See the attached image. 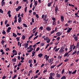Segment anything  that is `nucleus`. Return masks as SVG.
I'll return each instance as SVG.
<instances>
[{
    "label": "nucleus",
    "instance_id": "obj_1",
    "mask_svg": "<svg viewBox=\"0 0 79 79\" xmlns=\"http://www.w3.org/2000/svg\"><path fill=\"white\" fill-rule=\"evenodd\" d=\"M63 49H64V47H61L60 50V53H63V52H64V50Z\"/></svg>",
    "mask_w": 79,
    "mask_h": 79
},
{
    "label": "nucleus",
    "instance_id": "obj_2",
    "mask_svg": "<svg viewBox=\"0 0 79 79\" xmlns=\"http://www.w3.org/2000/svg\"><path fill=\"white\" fill-rule=\"evenodd\" d=\"M47 15H45V18H44V20L45 21H48V19L47 18Z\"/></svg>",
    "mask_w": 79,
    "mask_h": 79
},
{
    "label": "nucleus",
    "instance_id": "obj_3",
    "mask_svg": "<svg viewBox=\"0 0 79 79\" xmlns=\"http://www.w3.org/2000/svg\"><path fill=\"white\" fill-rule=\"evenodd\" d=\"M56 77H57V78H60L61 77V75H60V74H58V73H57L56 74Z\"/></svg>",
    "mask_w": 79,
    "mask_h": 79
},
{
    "label": "nucleus",
    "instance_id": "obj_4",
    "mask_svg": "<svg viewBox=\"0 0 79 79\" xmlns=\"http://www.w3.org/2000/svg\"><path fill=\"white\" fill-rule=\"evenodd\" d=\"M45 57H46V61H47L48 60V58H49V56H47V55H46L44 56V58H45Z\"/></svg>",
    "mask_w": 79,
    "mask_h": 79
},
{
    "label": "nucleus",
    "instance_id": "obj_5",
    "mask_svg": "<svg viewBox=\"0 0 79 79\" xmlns=\"http://www.w3.org/2000/svg\"><path fill=\"white\" fill-rule=\"evenodd\" d=\"M61 34H62V33L58 32L56 33V35L57 36H60Z\"/></svg>",
    "mask_w": 79,
    "mask_h": 79
},
{
    "label": "nucleus",
    "instance_id": "obj_6",
    "mask_svg": "<svg viewBox=\"0 0 79 79\" xmlns=\"http://www.w3.org/2000/svg\"><path fill=\"white\" fill-rule=\"evenodd\" d=\"M68 28H69V29L68 30L67 32H68V33H69L70 32H71V31L72 30V28L68 27Z\"/></svg>",
    "mask_w": 79,
    "mask_h": 79
},
{
    "label": "nucleus",
    "instance_id": "obj_7",
    "mask_svg": "<svg viewBox=\"0 0 79 79\" xmlns=\"http://www.w3.org/2000/svg\"><path fill=\"white\" fill-rule=\"evenodd\" d=\"M21 21H22V18H21V17H19L18 19V23H21Z\"/></svg>",
    "mask_w": 79,
    "mask_h": 79
},
{
    "label": "nucleus",
    "instance_id": "obj_8",
    "mask_svg": "<svg viewBox=\"0 0 79 79\" xmlns=\"http://www.w3.org/2000/svg\"><path fill=\"white\" fill-rule=\"evenodd\" d=\"M53 61V58H51L48 60V62L49 63H52Z\"/></svg>",
    "mask_w": 79,
    "mask_h": 79
},
{
    "label": "nucleus",
    "instance_id": "obj_9",
    "mask_svg": "<svg viewBox=\"0 0 79 79\" xmlns=\"http://www.w3.org/2000/svg\"><path fill=\"white\" fill-rule=\"evenodd\" d=\"M76 52H77V50H76V49L74 50V52L72 53V55H75V54L76 53Z\"/></svg>",
    "mask_w": 79,
    "mask_h": 79
},
{
    "label": "nucleus",
    "instance_id": "obj_10",
    "mask_svg": "<svg viewBox=\"0 0 79 79\" xmlns=\"http://www.w3.org/2000/svg\"><path fill=\"white\" fill-rule=\"evenodd\" d=\"M57 10H58V6H56L55 8V13H56Z\"/></svg>",
    "mask_w": 79,
    "mask_h": 79
},
{
    "label": "nucleus",
    "instance_id": "obj_11",
    "mask_svg": "<svg viewBox=\"0 0 79 79\" xmlns=\"http://www.w3.org/2000/svg\"><path fill=\"white\" fill-rule=\"evenodd\" d=\"M61 18V21L62 22H63L64 21V17L63 16H61L60 17Z\"/></svg>",
    "mask_w": 79,
    "mask_h": 79
},
{
    "label": "nucleus",
    "instance_id": "obj_12",
    "mask_svg": "<svg viewBox=\"0 0 79 79\" xmlns=\"http://www.w3.org/2000/svg\"><path fill=\"white\" fill-rule=\"evenodd\" d=\"M51 27H47L46 28V29L48 31H51Z\"/></svg>",
    "mask_w": 79,
    "mask_h": 79
},
{
    "label": "nucleus",
    "instance_id": "obj_13",
    "mask_svg": "<svg viewBox=\"0 0 79 79\" xmlns=\"http://www.w3.org/2000/svg\"><path fill=\"white\" fill-rule=\"evenodd\" d=\"M28 44H24L23 46H25V48H27L28 47Z\"/></svg>",
    "mask_w": 79,
    "mask_h": 79
},
{
    "label": "nucleus",
    "instance_id": "obj_14",
    "mask_svg": "<svg viewBox=\"0 0 79 79\" xmlns=\"http://www.w3.org/2000/svg\"><path fill=\"white\" fill-rule=\"evenodd\" d=\"M55 73H50V76H55Z\"/></svg>",
    "mask_w": 79,
    "mask_h": 79
},
{
    "label": "nucleus",
    "instance_id": "obj_15",
    "mask_svg": "<svg viewBox=\"0 0 79 79\" xmlns=\"http://www.w3.org/2000/svg\"><path fill=\"white\" fill-rule=\"evenodd\" d=\"M42 56H43V54L42 53H40L38 54V56L40 58H41Z\"/></svg>",
    "mask_w": 79,
    "mask_h": 79
},
{
    "label": "nucleus",
    "instance_id": "obj_16",
    "mask_svg": "<svg viewBox=\"0 0 79 79\" xmlns=\"http://www.w3.org/2000/svg\"><path fill=\"white\" fill-rule=\"evenodd\" d=\"M35 52L34 51H33L32 52V57H33L34 55H35Z\"/></svg>",
    "mask_w": 79,
    "mask_h": 79
},
{
    "label": "nucleus",
    "instance_id": "obj_17",
    "mask_svg": "<svg viewBox=\"0 0 79 79\" xmlns=\"http://www.w3.org/2000/svg\"><path fill=\"white\" fill-rule=\"evenodd\" d=\"M74 39H75V41H77V36H75L74 38Z\"/></svg>",
    "mask_w": 79,
    "mask_h": 79
},
{
    "label": "nucleus",
    "instance_id": "obj_18",
    "mask_svg": "<svg viewBox=\"0 0 79 79\" xmlns=\"http://www.w3.org/2000/svg\"><path fill=\"white\" fill-rule=\"evenodd\" d=\"M13 36H14L15 37H17V35L15 34V33H13Z\"/></svg>",
    "mask_w": 79,
    "mask_h": 79
},
{
    "label": "nucleus",
    "instance_id": "obj_19",
    "mask_svg": "<svg viewBox=\"0 0 79 79\" xmlns=\"http://www.w3.org/2000/svg\"><path fill=\"white\" fill-rule=\"evenodd\" d=\"M56 66V65H53L51 66V69H53L54 68H55V67Z\"/></svg>",
    "mask_w": 79,
    "mask_h": 79
},
{
    "label": "nucleus",
    "instance_id": "obj_20",
    "mask_svg": "<svg viewBox=\"0 0 79 79\" xmlns=\"http://www.w3.org/2000/svg\"><path fill=\"white\" fill-rule=\"evenodd\" d=\"M34 5L35 6H36L37 5V1H36L35 2Z\"/></svg>",
    "mask_w": 79,
    "mask_h": 79
},
{
    "label": "nucleus",
    "instance_id": "obj_21",
    "mask_svg": "<svg viewBox=\"0 0 79 79\" xmlns=\"http://www.w3.org/2000/svg\"><path fill=\"white\" fill-rule=\"evenodd\" d=\"M46 42H47V43H50V40L49 38L47 40H46Z\"/></svg>",
    "mask_w": 79,
    "mask_h": 79
},
{
    "label": "nucleus",
    "instance_id": "obj_22",
    "mask_svg": "<svg viewBox=\"0 0 79 79\" xmlns=\"http://www.w3.org/2000/svg\"><path fill=\"white\" fill-rule=\"evenodd\" d=\"M51 5H52V2H50V3H49L48 4V7L51 6Z\"/></svg>",
    "mask_w": 79,
    "mask_h": 79
},
{
    "label": "nucleus",
    "instance_id": "obj_23",
    "mask_svg": "<svg viewBox=\"0 0 79 79\" xmlns=\"http://www.w3.org/2000/svg\"><path fill=\"white\" fill-rule=\"evenodd\" d=\"M22 37L23 40H24V39H26V36H25L24 35H23Z\"/></svg>",
    "mask_w": 79,
    "mask_h": 79
},
{
    "label": "nucleus",
    "instance_id": "obj_24",
    "mask_svg": "<svg viewBox=\"0 0 79 79\" xmlns=\"http://www.w3.org/2000/svg\"><path fill=\"white\" fill-rule=\"evenodd\" d=\"M77 72V70H75V71L72 72V74H75V73H76Z\"/></svg>",
    "mask_w": 79,
    "mask_h": 79
},
{
    "label": "nucleus",
    "instance_id": "obj_25",
    "mask_svg": "<svg viewBox=\"0 0 79 79\" xmlns=\"http://www.w3.org/2000/svg\"><path fill=\"white\" fill-rule=\"evenodd\" d=\"M23 26L25 27H27V25H26L25 23H23Z\"/></svg>",
    "mask_w": 79,
    "mask_h": 79
},
{
    "label": "nucleus",
    "instance_id": "obj_26",
    "mask_svg": "<svg viewBox=\"0 0 79 79\" xmlns=\"http://www.w3.org/2000/svg\"><path fill=\"white\" fill-rule=\"evenodd\" d=\"M49 38L48 37H46L45 38H44V40H48Z\"/></svg>",
    "mask_w": 79,
    "mask_h": 79
},
{
    "label": "nucleus",
    "instance_id": "obj_27",
    "mask_svg": "<svg viewBox=\"0 0 79 79\" xmlns=\"http://www.w3.org/2000/svg\"><path fill=\"white\" fill-rule=\"evenodd\" d=\"M68 54H69L68 53L66 52L64 54V56H68Z\"/></svg>",
    "mask_w": 79,
    "mask_h": 79
},
{
    "label": "nucleus",
    "instance_id": "obj_28",
    "mask_svg": "<svg viewBox=\"0 0 79 79\" xmlns=\"http://www.w3.org/2000/svg\"><path fill=\"white\" fill-rule=\"evenodd\" d=\"M32 60H29L28 61V62L29 63H30V64H31L32 63Z\"/></svg>",
    "mask_w": 79,
    "mask_h": 79
},
{
    "label": "nucleus",
    "instance_id": "obj_29",
    "mask_svg": "<svg viewBox=\"0 0 79 79\" xmlns=\"http://www.w3.org/2000/svg\"><path fill=\"white\" fill-rule=\"evenodd\" d=\"M62 64H63V63H61L60 64H59L57 66V68H59V67H60V66H61V65Z\"/></svg>",
    "mask_w": 79,
    "mask_h": 79
},
{
    "label": "nucleus",
    "instance_id": "obj_30",
    "mask_svg": "<svg viewBox=\"0 0 79 79\" xmlns=\"http://www.w3.org/2000/svg\"><path fill=\"white\" fill-rule=\"evenodd\" d=\"M2 6H3V5H5V2H2Z\"/></svg>",
    "mask_w": 79,
    "mask_h": 79
},
{
    "label": "nucleus",
    "instance_id": "obj_31",
    "mask_svg": "<svg viewBox=\"0 0 79 79\" xmlns=\"http://www.w3.org/2000/svg\"><path fill=\"white\" fill-rule=\"evenodd\" d=\"M17 76L16 75H15L14 76V77H12V79H15L17 77Z\"/></svg>",
    "mask_w": 79,
    "mask_h": 79
},
{
    "label": "nucleus",
    "instance_id": "obj_32",
    "mask_svg": "<svg viewBox=\"0 0 79 79\" xmlns=\"http://www.w3.org/2000/svg\"><path fill=\"white\" fill-rule=\"evenodd\" d=\"M64 69H63L61 72L62 74H64Z\"/></svg>",
    "mask_w": 79,
    "mask_h": 79
},
{
    "label": "nucleus",
    "instance_id": "obj_33",
    "mask_svg": "<svg viewBox=\"0 0 79 79\" xmlns=\"http://www.w3.org/2000/svg\"><path fill=\"white\" fill-rule=\"evenodd\" d=\"M54 32H55V30H53L52 31L50 32V34H53Z\"/></svg>",
    "mask_w": 79,
    "mask_h": 79
},
{
    "label": "nucleus",
    "instance_id": "obj_34",
    "mask_svg": "<svg viewBox=\"0 0 79 79\" xmlns=\"http://www.w3.org/2000/svg\"><path fill=\"white\" fill-rule=\"evenodd\" d=\"M44 44L45 43H42L41 44H40V46H43Z\"/></svg>",
    "mask_w": 79,
    "mask_h": 79
},
{
    "label": "nucleus",
    "instance_id": "obj_35",
    "mask_svg": "<svg viewBox=\"0 0 79 79\" xmlns=\"http://www.w3.org/2000/svg\"><path fill=\"white\" fill-rule=\"evenodd\" d=\"M12 61H13L14 62H15V61H16V58H15L14 59H12Z\"/></svg>",
    "mask_w": 79,
    "mask_h": 79
},
{
    "label": "nucleus",
    "instance_id": "obj_36",
    "mask_svg": "<svg viewBox=\"0 0 79 79\" xmlns=\"http://www.w3.org/2000/svg\"><path fill=\"white\" fill-rule=\"evenodd\" d=\"M60 50V48H56L55 50V51L58 52V50Z\"/></svg>",
    "mask_w": 79,
    "mask_h": 79
},
{
    "label": "nucleus",
    "instance_id": "obj_37",
    "mask_svg": "<svg viewBox=\"0 0 79 79\" xmlns=\"http://www.w3.org/2000/svg\"><path fill=\"white\" fill-rule=\"evenodd\" d=\"M61 79H66V77L65 76H64L62 77L61 78Z\"/></svg>",
    "mask_w": 79,
    "mask_h": 79
},
{
    "label": "nucleus",
    "instance_id": "obj_38",
    "mask_svg": "<svg viewBox=\"0 0 79 79\" xmlns=\"http://www.w3.org/2000/svg\"><path fill=\"white\" fill-rule=\"evenodd\" d=\"M17 40V41H19V39H20V37H18L16 38Z\"/></svg>",
    "mask_w": 79,
    "mask_h": 79
},
{
    "label": "nucleus",
    "instance_id": "obj_39",
    "mask_svg": "<svg viewBox=\"0 0 79 79\" xmlns=\"http://www.w3.org/2000/svg\"><path fill=\"white\" fill-rule=\"evenodd\" d=\"M69 75H71V74H72V72L69 71Z\"/></svg>",
    "mask_w": 79,
    "mask_h": 79
},
{
    "label": "nucleus",
    "instance_id": "obj_40",
    "mask_svg": "<svg viewBox=\"0 0 79 79\" xmlns=\"http://www.w3.org/2000/svg\"><path fill=\"white\" fill-rule=\"evenodd\" d=\"M15 10L16 11H18L19 10V9L18 7L16 8Z\"/></svg>",
    "mask_w": 79,
    "mask_h": 79
},
{
    "label": "nucleus",
    "instance_id": "obj_41",
    "mask_svg": "<svg viewBox=\"0 0 79 79\" xmlns=\"http://www.w3.org/2000/svg\"><path fill=\"white\" fill-rule=\"evenodd\" d=\"M69 60V59H66L64 60V61L65 62H67V61H68Z\"/></svg>",
    "mask_w": 79,
    "mask_h": 79
},
{
    "label": "nucleus",
    "instance_id": "obj_42",
    "mask_svg": "<svg viewBox=\"0 0 79 79\" xmlns=\"http://www.w3.org/2000/svg\"><path fill=\"white\" fill-rule=\"evenodd\" d=\"M1 12V13H3V11L2 10V9H0V13Z\"/></svg>",
    "mask_w": 79,
    "mask_h": 79
},
{
    "label": "nucleus",
    "instance_id": "obj_43",
    "mask_svg": "<svg viewBox=\"0 0 79 79\" xmlns=\"http://www.w3.org/2000/svg\"><path fill=\"white\" fill-rule=\"evenodd\" d=\"M38 77V76L37 75H35V76L34 77V79H35V78H37Z\"/></svg>",
    "mask_w": 79,
    "mask_h": 79
},
{
    "label": "nucleus",
    "instance_id": "obj_44",
    "mask_svg": "<svg viewBox=\"0 0 79 79\" xmlns=\"http://www.w3.org/2000/svg\"><path fill=\"white\" fill-rule=\"evenodd\" d=\"M10 13H11V11H10V10H9L7 12V14L10 15Z\"/></svg>",
    "mask_w": 79,
    "mask_h": 79
},
{
    "label": "nucleus",
    "instance_id": "obj_45",
    "mask_svg": "<svg viewBox=\"0 0 79 79\" xmlns=\"http://www.w3.org/2000/svg\"><path fill=\"white\" fill-rule=\"evenodd\" d=\"M27 6L25 8V11L26 13L27 11Z\"/></svg>",
    "mask_w": 79,
    "mask_h": 79
},
{
    "label": "nucleus",
    "instance_id": "obj_46",
    "mask_svg": "<svg viewBox=\"0 0 79 79\" xmlns=\"http://www.w3.org/2000/svg\"><path fill=\"white\" fill-rule=\"evenodd\" d=\"M3 34H6V32L5 31L3 30V32H2Z\"/></svg>",
    "mask_w": 79,
    "mask_h": 79
},
{
    "label": "nucleus",
    "instance_id": "obj_47",
    "mask_svg": "<svg viewBox=\"0 0 79 79\" xmlns=\"http://www.w3.org/2000/svg\"><path fill=\"white\" fill-rule=\"evenodd\" d=\"M49 45H50V44H48L47 45H46V48H45V49H46V48H47V47H48L49 46Z\"/></svg>",
    "mask_w": 79,
    "mask_h": 79
},
{
    "label": "nucleus",
    "instance_id": "obj_48",
    "mask_svg": "<svg viewBox=\"0 0 79 79\" xmlns=\"http://www.w3.org/2000/svg\"><path fill=\"white\" fill-rule=\"evenodd\" d=\"M47 69H45L44 71H43V73H46V72H47Z\"/></svg>",
    "mask_w": 79,
    "mask_h": 79
},
{
    "label": "nucleus",
    "instance_id": "obj_49",
    "mask_svg": "<svg viewBox=\"0 0 79 79\" xmlns=\"http://www.w3.org/2000/svg\"><path fill=\"white\" fill-rule=\"evenodd\" d=\"M20 59H21L22 60H24V58L23 57H21L20 58Z\"/></svg>",
    "mask_w": 79,
    "mask_h": 79
},
{
    "label": "nucleus",
    "instance_id": "obj_50",
    "mask_svg": "<svg viewBox=\"0 0 79 79\" xmlns=\"http://www.w3.org/2000/svg\"><path fill=\"white\" fill-rule=\"evenodd\" d=\"M38 37H39L38 35H37L35 37L34 39L33 40H35V39H37V38Z\"/></svg>",
    "mask_w": 79,
    "mask_h": 79
},
{
    "label": "nucleus",
    "instance_id": "obj_51",
    "mask_svg": "<svg viewBox=\"0 0 79 79\" xmlns=\"http://www.w3.org/2000/svg\"><path fill=\"white\" fill-rule=\"evenodd\" d=\"M4 42H5L2 40V41H1V44H4Z\"/></svg>",
    "mask_w": 79,
    "mask_h": 79
},
{
    "label": "nucleus",
    "instance_id": "obj_52",
    "mask_svg": "<svg viewBox=\"0 0 79 79\" xmlns=\"http://www.w3.org/2000/svg\"><path fill=\"white\" fill-rule=\"evenodd\" d=\"M78 15V13H75V15H76V17H77V16H78V15Z\"/></svg>",
    "mask_w": 79,
    "mask_h": 79
},
{
    "label": "nucleus",
    "instance_id": "obj_53",
    "mask_svg": "<svg viewBox=\"0 0 79 79\" xmlns=\"http://www.w3.org/2000/svg\"><path fill=\"white\" fill-rule=\"evenodd\" d=\"M73 48V46H72V45H71L70 48V50H72V49Z\"/></svg>",
    "mask_w": 79,
    "mask_h": 79
},
{
    "label": "nucleus",
    "instance_id": "obj_54",
    "mask_svg": "<svg viewBox=\"0 0 79 79\" xmlns=\"http://www.w3.org/2000/svg\"><path fill=\"white\" fill-rule=\"evenodd\" d=\"M37 33H38V32L37 31H36L35 33V36H36L37 35Z\"/></svg>",
    "mask_w": 79,
    "mask_h": 79
},
{
    "label": "nucleus",
    "instance_id": "obj_55",
    "mask_svg": "<svg viewBox=\"0 0 79 79\" xmlns=\"http://www.w3.org/2000/svg\"><path fill=\"white\" fill-rule=\"evenodd\" d=\"M35 17L38 19H39V15L38 14L36 15Z\"/></svg>",
    "mask_w": 79,
    "mask_h": 79
},
{
    "label": "nucleus",
    "instance_id": "obj_56",
    "mask_svg": "<svg viewBox=\"0 0 79 79\" xmlns=\"http://www.w3.org/2000/svg\"><path fill=\"white\" fill-rule=\"evenodd\" d=\"M31 21L33 23L34 22V18H32Z\"/></svg>",
    "mask_w": 79,
    "mask_h": 79
},
{
    "label": "nucleus",
    "instance_id": "obj_57",
    "mask_svg": "<svg viewBox=\"0 0 79 79\" xmlns=\"http://www.w3.org/2000/svg\"><path fill=\"white\" fill-rule=\"evenodd\" d=\"M56 23V22H55V21H53L52 23L53 25H54V24H55Z\"/></svg>",
    "mask_w": 79,
    "mask_h": 79
},
{
    "label": "nucleus",
    "instance_id": "obj_58",
    "mask_svg": "<svg viewBox=\"0 0 79 79\" xmlns=\"http://www.w3.org/2000/svg\"><path fill=\"white\" fill-rule=\"evenodd\" d=\"M49 79H53V77H52V76H50V77H49Z\"/></svg>",
    "mask_w": 79,
    "mask_h": 79
},
{
    "label": "nucleus",
    "instance_id": "obj_59",
    "mask_svg": "<svg viewBox=\"0 0 79 79\" xmlns=\"http://www.w3.org/2000/svg\"><path fill=\"white\" fill-rule=\"evenodd\" d=\"M40 49V48L38 47L37 48L36 51H39V50Z\"/></svg>",
    "mask_w": 79,
    "mask_h": 79
},
{
    "label": "nucleus",
    "instance_id": "obj_60",
    "mask_svg": "<svg viewBox=\"0 0 79 79\" xmlns=\"http://www.w3.org/2000/svg\"><path fill=\"white\" fill-rule=\"evenodd\" d=\"M29 50H31V51H32L33 50V48H30Z\"/></svg>",
    "mask_w": 79,
    "mask_h": 79
},
{
    "label": "nucleus",
    "instance_id": "obj_61",
    "mask_svg": "<svg viewBox=\"0 0 79 79\" xmlns=\"http://www.w3.org/2000/svg\"><path fill=\"white\" fill-rule=\"evenodd\" d=\"M30 68H32V64H30Z\"/></svg>",
    "mask_w": 79,
    "mask_h": 79
},
{
    "label": "nucleus",
    "instance_id": "obj_62",
    "mask_svg": "<svg viewBox=\"0 0 79 79\" xmlns=\"http://www.w3.org/2000/svg\"><path fill=\"white\" fill-rule=\"evenodd\" d=\"M40 29L41 30H43V27H40Z\"/></svg>",
    "mask_w": 79,
    "mask_h": 79
},
{
    "label": "nucleus",
    "instance_id": "obj_63",
    "mask_svg": "<svg viewBox=\"0 0 79 79\" xmlns=\"http://www.w3.org/2000/svg\"><path fill=\"white\" fill-rule=\"evenodd\" d=\"M20 14H19L18 15V18H20Z\"/></svg>",
    "mask_w": 79,
    "mask_h": 79
},
{
    "label": "nucleus",
    "instance_id": "obj_64",
    "mask_svg": "<svg viewBox=\"0 0 79 79\" xmlns=\"http://www.w3.org/2000/svg\"><path fill=\"white\" fill-rule=\"evenodd\" d=\"M16 52V50H13V53H15Z\"/></svg>",
    "mask_w": 79,
    "mask_h": 79
}]
</instances>
